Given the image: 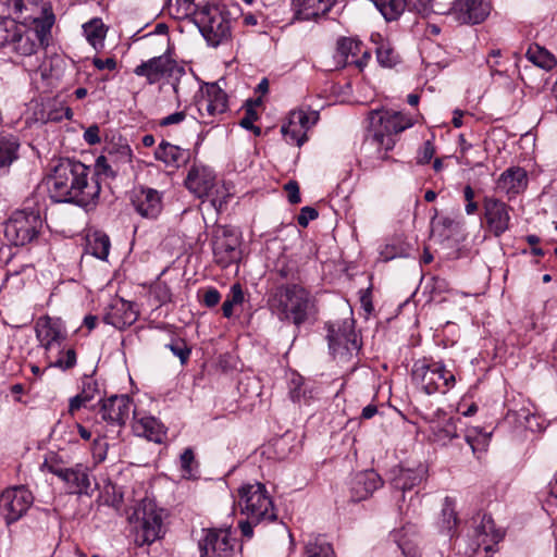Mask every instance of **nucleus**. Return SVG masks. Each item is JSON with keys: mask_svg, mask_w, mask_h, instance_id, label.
<instances>
[{"mask_svg": "<svg viewBox=\"0 0 557 557\" xmlns=\"http://www.w3.org/2000/svg\"><path fill=\"white\" fill-rule=\"evenodd\" d=\"M90 169L84 163L59 159L50 169L46 178L49 195L55 202L75 203L89 208L97 203L100 195V183L96 178L89 181Z\"/></svg>", "mask_w": 557, "mask_h": 557, "instance_id": "nucleus-1", "label": "nucleus"}, {"mask_svg": "<svg viewBox=\"0 0 557 557\" xmlns=\"http://www.w3.org/2000/svg\"><path fill=\"white\" fill-rule=\"evenodd\" d=\"M268 307L281 321H290L297 327L314 312L310 293L297 284L281 285L269 293Z\"/></svg>", "mask_w": 557, "mask_h": 557, "instance_id": "nucleus-2", "label": "nucleus"}, {"mask_svg": "<svg viewBox=\"0 0 557 557\" xmlns=\"http://www.w3.org/2000/svg\"><path fill=\"white\" fill-rule=\"evenodd\" d=\"M372 131L366 137L364 145L376 148L377 152L384 151L380 158L387 159V151L396 144L395 135L411 127L410 117L396 111L375 112L371 119Z\"/></svg>", "mask_w": 557, "mask_h": 557, "instance_id": "nucleus-3", "label": "nucleus"}, {"mask_svg": "<svg viewBox=\"0 0 557 557\" xmlns=\"http://www.w3.org/2000/svg\"><path fill=\"white\" fill-rule=\"evenodd\" d=\"M128 521L134 525L137 545H150L161 537L162 515L152 500L143 499L128 517Z\"/></svg>", "mask_w": 557, "mask_h": 557, "instance_id": "nucleus-4", "label": "nucleus"}, {"mask_svg": "<svg viewBox=\"0 0 557 557\" xmlns=\"http://www.w3.org/2000/svg\"><path fill=\"white\" fill-rule=\"evenodd\" d=\"M195 21L205 39L212 47L224 44L231 38L230 13L215 5H206L196 12Z\"/></svg>", "mask_w": 557, "mask_h": 557, "instance_id": "nucleus-5", "label": "nucleus"}, {"mask_svg": "<svg viewBox=\"0 0 557 557\" xmlns=\"http://www.w3.org/2000/svg\"><path fill=\"white\" fill-rule=\"evenodd\" d=\"M238 506L242 513L253 522L275 519L273 503L261 483L247 484L239 488Z\"/></svg>", "mask_w": 557, "mask_h": 557, "instance_id": "nucleus-6", "label": "nucleus"}, {"mask_svg": "<svg viewBox=\"0 0 557 557\" xmlns=\"http://www.w3.org/2000/svg\"><path fill=\"white\" fill-rule=\"evenodd\" d=\"M41 227L42 219L38 210H17L5 223L4 236L15 246H24L37 237Z\"/></svg>", "mask_w": 557, "mask_h": 557, "instance_id": "nucleus-7", "label": "nucleus"}, {"mask_svg": "<svg viewBox=\"0 0 557 557\" xmlns=\"http://www.w3.org/2000/svg\"><path fill=\"white\" fill-rule=\"evenodd\" d=\"M412 377L428 395L436 392L446 393L456 382L455 375L441 362H416L412 368Z\"/></svg>", "mask_w": 557, "mask_h": 557, "instance_id": "nucleus-8", "label": "nucleus"}, {"mask_svg": "<svg viewBox=\"0 0 557 557\" xmlns=\"http://www.w3.org/2000/svg\"><path fill=\"white\" fill-rule=\"evenodd\" d=\"M134 74L140 77H145L149 85L157 84L164 77H172L175 82L172 84L174 94L180 97L178 92V81L180 77L185 75V69L177 64L168 54H161L158 57L150 58L147 61L141 62L134 69Z\"/></svg>", "mask_w": 557, "mask_h": 557, "instance_id": "nucleus-9", "label": "nucleus"}, {"mask_svg": "<svg viewBox=\"0 0 557 557\" xmlns=\"http://www.w3.org/2000/svg\"><path fill=\"white\" fill-rule=\"evenodd\" d=\"M185 186L196 197L208 198L216 209H221L225 202L224 198L219 197L215 174L208 166L194 164L188 171Z\"/></svg>", "mask_w": 557, "mask_h": 557, "instance_id": "nucleus-10", "label": "nucleus"}, {"mask_svg": "<svg viewBox=\"0 0 557 557\" xmlns=\"http://www.w3.org/2000/svg\"><path fill=\"white\" fill-rule=\"evenodd\" d=\"M34 503L33 493L25 486H14L0 495V515L7 524L20 520Z\"/></svg>", "mask_w": 557, "mask_h": 557, "instance_id": "nucleus-11", "label": "nucleus"}, {"mask_svg": "<svg viewBox=\"0 0 557 557\" xmlns=\"http://www.w3.org/2000/svg\"><path fill=\"white\" fill-rule=\"evenodd\" d=\"M132 162V149L128 145L107 147L95 162V175L114 178Z\"/></svg>", "mask_w": 557, "mask_h": 557, "instance_id": "nucleus-12", "label": "nucleus"}, {"mask_svg": "<svg viewBox=\"0 0 557 557\" xmlns=\"http://www.w3.org/2000/svg\"><path fill=\"white\" fill-rule=\"evenodd\" d=\"M486 228L499 237L509 230L512 208L494 196H485L482 202Z\"/></svg>", "mask_w": 557, "mask_h": 557, "instance_id": "nucleus-13", "label": "nucleus"}, {"mask_svg": "<svg viewBox=\"0 0 557 557\" xmlns=\"http://www.w3.org/2000/svg\"><path fill=\"white\" fill-rule=\"evenodd\" d=\"M44 467L62 480L71 494H87L90 487L89 469L83 463H76L72 468L61 467L59 463L45 462Z\"/></svg>", "mask_w": 557, "mask_h": 557, "instance_id": "nucleus-14", "label": "nucleus"}, {"mask_svg": "<svg viewBox=\"0 0 557 557\" xmlns=\"http://www.w3.org/2000/svg\"><path fill=\"white\" fill-rule=\"evenodd\" d=\"M201 557H231L234 543L230 529H208L203 539L199 541Z\"/></svg>", "mask_w": 557, "mask_h": 557, "instance_id": "nucleus-15", "label": "nucleus"}, {"mask_svg": "<svg viewBox=\"0 0 557 557\" xmlns=\"http://www.w3.org/2000/svg\"><path fill=\"white\" fill-rule=\"evenodd\" d=\"M491 13L490 2L486 0H456L449 14L460 24H480Z\"/></svg>", "mask_w": 557, "mask_h": 557, "instance_id": "nucleus-16", "label": "nucleus"}, {"mask_svg": "<svg viewBox=\"0 0 557 557\" xmlns=\"http://www.w3.org/2000/svg\"><path fill=\"white\" fill-rule=\"evenodd\" d=\"M134 410L133 400L127 395H113L102 400L100 413L108 423L122 426Z\"/></svg>", "mask_w": 557, "mask_h": 557, "instance_id": "nucleus-17", "label": "nucleus"}, {"mask_svg": "<svg viewBox=\"0 0 557 557\" xmlns=\"http://www.w3.org/2000/svg\"><path fill=\"white\" fill-rule=\"evenodd\" d=\"M239 239L228 232L223 231L213 240L214 261L222 268H226L240 259Z\"/></svg>", "mask_w": 557, "mask_h": 557, "instance_id": "nucleus-18", "label": "nucleus"}, {"mask_svg": "<svg viewBox=\"0 0 557 557\" xmlns=\"http://www.w3.org/2000/svg\"><path fill=\"white\" fill-rule=\"evenodd\" d=\"M137 319L138 311L134 304L122 298L113 299L103 315V321L117 330L131 326Z\"/></svg>", "mask_w": 557, "mask_h": 557, "instance_id": "nucleus-19", "label": "nucleus"}, {"mask_svg": "<svg viewBox=\"0 0 557 557\" xmlns=\"http://www.w3.org/2000/svg\"><path fill=\"white\" fill-rule=\"evenodd\" d=\"M132 205L136 212L144 218L154 219L162 210V199L158 190L139 187L133 190Z\"/></svg>", "mask_w": 557, "mask_h": 557, "instance_id": "nucleus-20", "label": "nucleus"}, {"mask_svg": "<svg viewBox=\"0 0 557 557\" xmlns=\"http://www.w3.org/2000/svg\"><path fill=\"white\" fill-rule=\"evenodd\" d=\"M36 337L48 354L52 352L54 348L62 347L66 335L59 321L46 317L39 319L36 324Z\"/></svg>", "mask_w": 557, "mask_h": 557, "instance_id": "nucleus-21", "label": "nucleus"}, {"mask_svg": "<svg viewBox=\"0 0 557 557\" xmlns=\"http://www.w3.org/2000/svg\"><path fill=\"white\" fill-rule=\"evenodd\" d=\"M310 127V120L304 110L292 111L287 123L281 127V133L288 144L301 146L306 139V133Z\"/></svg>", "mask_w": 557, "mask_h": 557, "instance_id": "nucleus-22", "label": "nucleus"}, {"mask_svg": "<svg viewBox=\"0 0 557 557\" xmlns=\"http://www.w3.org/2000/svg\"><path fill=\"white\" fill-rule=\"evenodd\" d=\"M528 186L527 171L520 166L505 170L496 181L495 189L504 193L509 199L521 194Z\"/></svg>", "mask_w": 557, "mask_h": 557, "instance_id": "nucleus-23", "label": "nucleus"}, {"mask_svg": "<svg viewBox=\"0 0 557 557\" xmlns=\"http://www.w3.org/2000/svg\"><path fill=\"white\" fill-rule=\"evenodd\" d=\"M363 45L361 41L352 38H341L337 41L336 53L334 55L338 66L355 65L362 70L366 61L359 60L358 54L361 52Z\"/></svg>", "mask_w": 557, "mask_h": 557, "instance_id": "nucleus-24", "label": "nucleus"}, {"mask_svg": "<svg viewBox=\"0 0 557 557\" xmlns=\"http://www.w3.org/2000/svg\"><path fill=\"white\" fill-rule=\"evenodd\" d=\"M335 0H293L295 18L298 21H318L326 15Z\"/></svg>", "mask_w": 557, "mask_h": 557, "instance_id": "nucleus-25", "label": "nucleus"}, {"mask_svg": "<svg viewBox=\"0 0 557 557\" xmlns=\"http://www.w3.org/2000/svg\"><path fill=\"white\" fill-rule=\"evenodd\" d=\"M39 46L36 33L25 29L15 22L9 50L20 55L29 57L36 52Z\"/></svg>", "mask_w": 557, "mask_h": 557, "instance_id": "nucleus-26", "label": "nucleus"}, {"mask_svg": "<svg viewBox=\"0 0 557 557\" xmlns=\"http://www.w3.org/2000/svg\"><path fill=\"white\" fill-rule=\"evenodd\" d=\"M502 533L496 530L494 520L488 515H483L481 521L474 528L475 545L474 552L481 547L484 552L493 550V546L502 539Z\"/></svg>", "mask_w": 557, "mask_h": 557, "instance_id": "nucleus-27", "label": "nucleus"}, {"mask_svg": "<svg viewBox=\"0 0 557 557\" xmlns=\"http://www.w3.org/2000/svg\"><path fill=\"white\" fill-rule=\"evenodd\" d=\"M381 486L382 479L375 471L360 472L352 480L351 497L355 502L363 500Z\"/></svg>", "mask_w": 557, "mask_h": 557, "instance_id": "nucleus-28", "label": "nucleus"}, {"mask_svg": "<svg viewBox=\"0 0 557 557\" xmlns=\"http://www.w3.org/2000/svg\"><path fill=\"white\" fill-rule=\"evenodd\" d=\"M327 338L330 348L334 352H336L341 347L348 352L359 349L357 336L350 322H345L343 330L341 327L335 330L334 325L330 326Z\"/></svg>", "mask_w": 557, "mask_h": 557, "instance_id": "nucleus-29", "label": "nucleus"}, {"mask_svg": "<svg viewBox=\"0 0 557 557\" xmlns=\"http://www.w3.org/2000/svg\"><path fill=\"white\" fill-rule=\"evenodd\" d=\"M133 431L137 436L156 443H161L164 436L163 428L156 418L140 417L135 410L133 411Z\"/></svg>", "mask_w": 557, "mask_h": 557, "instance_id": "nucleus-30", "label": "nucleus"}, {"mask_svg": "<svg viewBox=\"0 0 557 557\" xmlns=\"http://www.w3.org/2000/svg\"><path fill=\"white\" fill-rule=\"evenodd\" d=\"M392 485L403 492L410 491L419 485L426 475V469L419 466L416 469H405L399 467L393 470Z\"/></svg>", "mask_w": 557, "mask_h": 557, "instance_id": "nucleus-31", "label": "nucleus"}, {"mask_svg": "<svg viewBox=\"0 0 557 557\" xmlns=\"http://www.w3.org/2000/svg\"><path fill=\"white\" fill-rule=\"evenodd\" d=\"M199 111L203 115V110L208 115L215 116L227 110L226 94L216 85H211L207 89V96L200 101Z\"/></svg>", "mask_w": 557, "mask_h": 557, "instance_id": "nucleus-32", "label": "nucleus"}, {"mask_svg": "<svg viewBox=\"0 0 557 557\" xmlns=\"http://www.w3.org/2000/svg\"><path fill=\"white\" fill-rule=\"evenodd\" d=\"M50 4L44 0H8V9L16 18L27 23Z\"/></svg>", "mask_w": 557, "mask_h": 557, "instance_id": "nucleus-33", "label": "nucleus"}, {"mask_svg": "<svg viewBox=\"0 0 557 557\" xmlns=\"http://www.w3.org/2000/svg\"><path fill=\"white\" fill-rule=\"evenodd\" d=\"M154 157L168 166L178 168L188 160L189 152L163 140L156 149Z\"/></svg>", "mask_w": 557, "mask_h": 557, "instance_id": "nucleus-34", "label": "nucleus"}, {"mask_svg": "<svg viewBox=\"0 0 557 557\" xmlns=\"http://www.w3.org/2000/svg\"><path fill=\"white\" fill-rule=\"evenodd\" d=\"M28 22L35 25V28L32 30L36 33L39 45H47L51 28L55 22L51 5L45 8L41 13H38L35 18H30Z\"/></svg>", "mask_w": 557, "mask_h": 557, "instance_id": "nucleus-35", "label": "nucleus"}, {"mask_svg": "<svg viewBox=\"0 0 557 557\" xmlns=\"http://www.w3.org/2000/svg\"><path fill=\"white\" fill-rule=\"evenodd\" d=\"M414 530L412 527L395 530L391 533V539L396 543L405 557H421L414 541Z\"/></svg>", "mask_w": 557, "mask_h": 557, "instance_id": "nucleus-36", "label": "nucleus"}, {"mask_svg": "<svg viewBox=\"0 0 557 557\" xmlns=\"http://www.w3.org/2000/svg\"><path fill=\"white\" fill-rule=\"evenodd\" d=\"M457 422H460V419L447 418L443 421L432 422L430 429L434 441L445 445L458 437Z\"/></svg>", "mask_w": 557, "mask_h": 557, "instance_id": "nucleus-37", "label": "nucleus"}, {"mask_svg": "<svg viewBox=\"0 0 557 557\" xmlns=\"http://www.w3.org/2000/svg\"><path fill=\"white\" fill-rule=\"evenodd\" d=\"M18 141L13 136H0V170L9 168L17 159Z\"/></svg>", "mask_w": 557, "mask_h": 557, "instance_id": "nucleus-38", "label": "nucleus"}, {"mask_svg": "<svg viewBox=\"0 0 557 557\" xmlns=\"http://www.w3.org/2000/svg\"><path fill=\"white\" fill-rule=\"evenodd\" d=\"M307 557H334L332 545L324 536H314L306 544Z\"/></svg>", "mask_w": 557, "mask_h": 557, "instance_id": "nucleus-39", "label": "nucleus"}, {"mask_svg": "<svg viewBox=\"0 0 557 557\" xmlns=\"http://www.w3.org/2000/svg\"><path fill=\"white\" fill-rule=\"evenodd\" d=\"M58 355L55 359H52L51 352H48L46 358L48 360V368H59L63 371L72 369L76 364V352L70 348L66 351L63 349L55 348Z\"/></svg>", "mask_w": 557, "mask_h": 557, "instance_id": "nucleus-40", "label": "nucleus"}, {"mask_svg": "<svg viewBox=\"0 0 557 557\" xmlns=\"http://www.w3.org/2000/svg\"><path fill=\"white\" fill-rule=\"evenodd\" d=\"M96 392L97 384L95 382L85 383L83 391L70 399L69 413L74 416L77 410H79L82 407H85L90 400L94 399Z\"/></svg>", "mask_w": 557, "mask_h": 557, "instance_id": "nucleus-41", "label": "nucleus"}, {"mask_svg": "<svg viewBox=\"0 0 557 557\" xmlns=\"http://www.w3.org/2000/svg\"><path fill=\"white\" fill-rule=\"evenodd\" d=\"M527 57L535 65L545 70H550L556 65L554 55L537 45L531 46L528 49Z\"/></svg>", "mask_w": 557, "mask_h": 557, "instance_id": "nucleus-42", "label": "nucleus"}, {"mask_svg": "<svg viewBox=\"0 0 557 557\" xmlns=\"http://www.w3.org/2000/svg\"><path fill=\"white\" fill-rule=\"evenodd\" d=\"M84 34L86 36V39L90 45H92L95 48L98 45H102V41L106 37V27L100 18H94L89 21L88 23H85L83 25Z\"/></svg>", "mask_w": 557, "mask_h": 557, "instance_id": "nucleus-43", "label": "nucleus"}, {"mask_svg": "<svg viewBox=\"0 0 557 557\" xmlns=\"http://www.w3.org/2000/svg\"><path fill=\"white\" fill-rule=\"evenodd\" d=\"M110 239L106 234L95 233L88 240V249L98 259L106 260L110 251Z\"/></svg>", "mask_w": 557, "mask_h": 557, "instance_id": "nucleus-44", "label": "nucleus"}, {"mask_svg": "<svg viewBox=\"0 0 557 557\" xmlns=\"http://www.w3.org/2000/svg\"><path fill=\"white\" fill-rule=\"evenodd\" d=\"M244 301V293L239 284H234L226 300L222 305L223 315L231 318L233 315V308Z\"/></svg>", "mask_w": 557, "mask_h": 557, "instance_id": "nucleus-45", "label": "nucleus"}, {"mask_svg": "<svg viewBox=\"0 0 557 557\" xmlns=\"http://www.w3.org/2000/svg\"><path fill=\"white\" fill-rule=\"evenodd\" d=\"M377 62L384 67H392L398 62V54L388 42H381L376 48Z\"/></svg>", "mask_w": 557, "mask_h": 557, "instance_id": "nucleus-46", "label": "nucleus"}, {"mask_svg": "<svg viewBox=\"0 0 557 557\" xmlns=\"http://www.w3.org/2000/svg\"><path fill=\"white\" fill-rule=\"evenodd\" d=\"M174 356H176L182 364H185L190 356V348L187 346L186 342L182 338H174L171 343L165 345Z\"/></svg>", "mask_w": 557, "mask_h": 557, "instance_id": "nucleus-47", "label": "nucleus"}, {"mask_svg": "<svg viewBox=\"0 0 557 557\" xmlns=\"http://www.w3.org/2000/svg\"><path fill=\"white\" fill-rule=\"evenodd\" d=\"M15 21L10 18L0 20V50L9 49L10 39L14 28Z\"/></svg>", "mask_w": 557, "mask_h": 557, "instance_id": "nucleus-48", "label": "nucleus"}, {"mask_svg": "<svg viewBox=\"0 0 557 557\" xmlns=\"http://www.w3.org/2000/svg\"><path fill=\"white\" fill-rule=\"evenodd\" d=\"M457 525V516L451 507L446 505L443 508V524L442 530L448 535L451 536L454 530Z\"/></svg>", "mask_w": 557, "mask_h": 557, "instance_id": "nucleus-49", "label": "nucleus"}, {"mask_svg": "<svg viewBox=\"0 0 557 557\" xmlns=\"http://www.w3.org/2000/svg\"><path fill=\"white\" fill-rule=\"evenodd\" d=\"M408 8L417 11L419 14L428 15L433 12V0H407Z\"/></svg>", "mask_w": 557, "mask_h": 557, "instance_id": "nucleus-50", "label": "nucleus"}, {"mask_svg": "<svg viewBox=\"0 0 557 557\" xmlns=\"http://www.w3.org/2000/svg\"><path fill=\"white\" fill-rule=\"evenodd\" d=\"M152 293H153L154 297L158 299V301L161 304H166V302L171 301V298H172L171 290H170L169 286L163 282L157 283L152 289Z\"/></svg>", "mask_w": 557, "mask_h": 557, "instance_id": "nucleus-51", "label": "nucleus"}, {"mask_svg": "<svg viewBox=\"0 0 557 557\" xmlns=\"http://www.w3.org/2000/svg\"><path fill=\"white\" fill-rule=\"evenodd\" d=\"M435 154V147L431 140H426L418 153V163H429Z\"/></svg>", "mask_w": 557, "mask_h": 557, "instance_id": "nucleus-52", "label": "nucleus"}, {"mask_svg": "<svg viewBox=\"0 0 557 557\" xmlns=\"http://www.w3.org/2000/svg\"><path fill=\"white\" fill-rule=\"evenodd\" d=\"M318 211L312 207H304L300 210L299 215L297 216V222L300 226L306 227L310 221H313L318 218Z\"/></svg>", "mask_w": 557, "mask_h": 557, "instance_id": "nucleus-53", "label": "nucleus"}, {"mask_svg": "<svg viewBox=\"0 0 557 557\" xmlns=\"http://www.w3.org/2000/svg\"><path fill=\"white\" fill-rule=\"evenodd\" d=\"M83 137L84 140L90 146L99 144L101 141L100 127L97 124L90 125L85 129Z\"/></svg>", "mask_w": 557, "mask_h": 557, "instance_id": "nucleus-54", "label": "nucleus"}, {"mask_svg": "<svg viewBox=\"0 0 557 557\" xmlns=\"http://www.w3.org/2000/svg\"><path fill=\"white\" fill-rule=\"evenodd\" d=\"M284 189L287 193V199L290 203L296 205L301 201L299 186L296 181H289L285 184Z\"/></svg>", "mask_w": 557, "mask_h": 557, "instance_id": "nucleus-55", "label": "nucleus"}, {"mask_svg": "<svg viewBox=\"0 0 557 557\" xmlns=\"http://www.w3.org/2000/svg\"><path fill=\"white\" fill-rule=\"evenodd\" d=\"M383 261H389L397 257H405L406 255L401 249L396 247L395 245H386L380 252Z\"/></svg>", "mask_w": 557, "mask_h": 557, "instance_id": "nucleus-56", "label": "nucleus"}, {"mask_svg": "<svg viewBox=\"0 0 557 557\" xmlns=\"http://www.w3.org/2000/svg\"><path fill=\"white\" fill-rule=\"evenodd\" d=\"M220 299L221 294L219 293V290L215 288H209L205 292L202 301L207 307L211 308L216 306Z\"/></svg>", "mask_w": 557, "mask_h": 557, "instance_id": "nucleus-57", "label": "nucleus"}, {"mask_svg": "<svg viewBox=\"0 0 557 557\" xmlns=\"http://www.w3.org/2000/svg\"><path fill=\"white\" fill-rule=\"evenodd\" d=\"M92 456L96 462H102L107 457V444L101 443L100 440H95Z\"/></svg>", "mask_w": 557, "mask_h": 557, "instance_id": "nucleus-58", "label": "nucleus"}, {"mask_svg": "<svg viewBox=\"0 0 557 557\" xmlns=\"http://www.w3.org/2000/svg\"><path fill=\"white\" fill-rule=\"evenodd\" d=\"M92 64L95 65L96 69L102 71V70H109V71H113L116 69V61L114 58H107V59H100V58H95L92 60Z\"/></svg>", "mask_w": 557, "mask_h": 557, "instance_id": "nucleus-59", "label": "nucleus"}, {"mask_svg": "<svg viewBox=\"0 0 557 557\" xmlns=\"http://www.w3.org/2000/svg\"><path fill=\"white\" fill-rule=\"evenodd\" d=\"M186 117V114L184 111L172 113L163 119L160 120L159 125L160 126H169L172 124H178L183 122Z\"/></svg>", "mask_w": 557, "mask_h": 557, "instance_id": "nucleus-60", "label": "nucleus"}, {"mask_svg": "<svg viewBox=\"0 0 557 557\" xmlns=\"http://www.w3.org/2000/svg\"><path fill=\"white\" fill-rule=\"evenodd\" d=\"M258 120V114L252 108L246 110L245 116L240 120L239 125L246 129L252 128L253 122Z\"/></svg>", "mask_w": 557, "mask_h": 557, "instance_id": "nucleus-61", "label": "nucleus"}, {"mask_svg": "<svg viewBox=\"0 0 557 557\" xmlns=\"http://www.w3.org/2000/svg\"><path fill=\"white\" fill-rule=\"evenodd\" d=\"M194 461V453L190 448H187L184 450V453L181 455V463L182 468L189 472L190 471V465Z\"/></svg>", "mask_w": 557, "mask_h": 557, "instance_id": "nucleus-62", "label": "nucleus"}, {"mask_svg": "<svg viewBox=\"0 0 557 557\" xmlns=\"http://www.w3.org/2000/svg\"><path fill=\"white\" fill-rule=\"evenodd\" d=\"M258 522H253L250 519L247 518L246 521L239 522V528L244 536L251 537L252 536V525L257 524Z\"/></svg>", "mask_w": 557, "mask_h": 557, "instance_id": "nucleus-63", "label": "nucleus"}, {"mask_svg": "<svg viewBox=\"0 0 557 557\" xmlns=\"http://www.w3.org/2000/svg\"><path fill=\"white\" fill-rule=\"evenodd\" d=\"M377 412V408L374 405H368L362 409L361 417L363 419H371Z\"/></svg>", "mask_w": 557, "mask_h": 557, "instance_id": "nucleus-64", "label": "nucleus"}]
</instances>
